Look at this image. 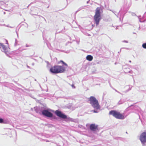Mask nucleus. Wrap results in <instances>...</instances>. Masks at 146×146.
Listing matches in <instances>:
<instances>
[{"mask_svg":"<svg viewBox=\"0 0 146 146\" xmlns=\"http://www.w3.org/2000/svg\"><path fill=\"white\" fill-rule=\"evenodd\" d=\"M43 141H46V142H49V141L48 140H44V139H43Z\"/></svg>","mask_w":146,"mask_h":146,"instance_id":"c85d7f7f","label":"nucleus"},{"mask_svg":"<svg viewBox=\"0 0 146 146\" xmlns=\"http://www.w3.org/2000/svg\"><path fill=\"white\" fill-rule=\"evenodd\" d=\"M19 86H21V84H17Z\"/></svg>","mask_w":146,"mask_h":146,"instance_id":"473e14b6","label":"nucleus"},{"mask_svg":"<svg viewBox=\"0 0 146 146\" xmlns=\"http://www.w3.org/2000/svg\"><path fill=\"white\" fill-rule=\"evenodd\" d=\"M31 110H32V111H33V108H31Z\"/></svg>","mask_w":146,"mask_h":146,"instance_id":"f704fd0d","label":"nucleus"},{"mask_svg":"<svg viewBox=\"0 0 146 146\" xmlns=\"http://www.w3.org/2000/svg\"><path fill=\"white\" fill-rule=\"evenodd\" d=\"M2 118L0 117V123L1 122L2 120Z\"/></svg>","mask_w":146,"mask_h":146,"instance_id":"7c9ffc66","label":"nucleus"},{"mask_svg":"<svg viewBox=\"0 0 146 146\" xmlns=\"http://www.w3.org/2000/svg\"><path fill=\"white\" fill-rule=\"evenodd\" d=\"M88 102L91 104L94 109H100V107L98 101L95 97L91 96L88 98Z\"/></svg>","mask_w":146,"mask_h":146,"instance_id":"7ed1b4c3","label":"nucleus"},{"mask_svg":"<svg viewBox=\"0 0 146 146\" xmlns=\"http://www.w3.org/2000/svg\"><path fill=\"white\" fill-rule=\"evenodd\" d=\"M116 64V62H115V64Z\"/></svg>","mask_w":146,"mask_h":146,"instance_id":"79ce46f5","label":"nucleus"},{"mask_svg":"<svg viewBox=\"0 0 146 146\" xmlns=\"http://www.w3.org/2000/svg\"><path fill=\"white\" fill-rule=\"evenodd\" d=\"M115 91H116V92H117V90H115Z\"/></svg>","mask_w":146,"mask_h":146,"instance_id":"de8ad7c7","label":"nucleus"},{"mask_svg":"<svg viewBox=\"0 0 146 146\" xmlns=\"http://www.w3.org/2000/svg\"><path fill=\"white\" fill-rule=\"evenodd\" d=\"M57 145L58 146H61L60 145Z\"/></svg>","mask_w":146,"mask_h":146,"instance_id":"ea45409f","label":"nucleus"},{"mask_svg":"<svg viewBox=\"0 0 146 146\" xmlns=\"http://www.w3.org/2000/svg\"><path fill=\"white\" fill-rule=\"evenodd\" d=\"M58 64H61L62 65H55L51 67L49 70L50 73L53 74L64 72L66 71L68 65L63 60H61L59 61Z\"/></svg>","mask_w":146,"mask_h":146,"instance_id":"f03ea898","label":"nucleus"},{"mask_svg":"<svg viewBox=\"0 0 146 146\" xmlns=\"http://www.w3.org/2000/svg\"><path fill=\"white\" fill-rule=\"evenodd\" d=\"M139 140L143 146H145L146 143V131L142 132L140 135Z\"/></svg>","mask_w":146,"mask_h":146,"instance_id":"423d86ee","label":"nucleus"},{"mask_svg":"<svg viewBox=\"0 0 146 146\" xmlns=\"http://www.w3.org/2000/svg\"><path fill=\"white\" fill-rule=\"evenodd\" d=\"M126 87H128L129 88V89H127V90H126V92H128L129 91V90H130L131 89V88H130L129 86H126Z\"/></svg>","mask_w":146,"mask_h":146,"instance_id":"5701e85b","label":"nucleus"},{"mask_svg":"<svg viewBox=\"0 0 146 146\" xmlns=\"http://www.w3.org/2000/svg\"><path fill=\"white\" fill-rule=\"evenodd\" d=\"M1 48L2 49L1 50V51L4 52L7 56L10 57V56L9 55V54H10V48L9 47H8V48L3 44Z\"/></svg>","mask_w":146,"mask_h":146,"instance_id":"0eeeda50","label":"nucleus"},{"mask_svg":"<svg viewBox=\"0 0 146 146\" xmlns=\"http://www.w3.org/2000/svg\"><path fill=\"white\" fill-rule=\"evenodd\" d=\"M122 42H126V43H128V41L127 40H123L122 41Z\"/></svg>","mask_w":146,"mask_h":146,"instance_id":"cd10ccee","label":"nucleus"},{"mask_svg":"<svg viewBox=\"0 0 146 146\" xmlns=\"http://www.w3.org/2000/svg\"><path fill=\"white\" fill-rule=\"evenodd\" d=\"M44 37H43V39H44Z\"/></svg>","mask_w":146,"mask_h":146,"instance_id":"a18cd8bd","label":"nucleus"},{"mask_svg":"<svg viewBox=\"0 0 146 146\" xmlns=\"http://www.w3.org/2000/svg\"><path fill=\"white\" fill-rule=\"evenodd\" d=\"M76 42H77V44H79V41H77H77H76Z\"/></svg>","mask_w":146,"mask_h":146,"instance_id":"2f4dec72","label":"nucleus"},{"mask_svg":"<svg viewBox=\"0 0 146 146\" xmlns=\"http://www.w3.org/2000/svg\"><path fill=\"white\" fill-rule=\"evenodd\" d=\"M27 67L29 68H30V67L29 66H27Z\"/></svg>","mask_w":146,"mask_h":146,"instance_id":"4c0bfd02","label":"nucleus"},{"mask_svg":"<svg viewBox=\"0 0 146 146\" xmlns=\"http://www.w3.org/2000/svg\"><path fill=\"white\" fill-rule=\"evenodd\" d=\"M125 48V49H127L128 48Z\"/></svg>","mask_w":146,"mask_h":146,"instance_id":"72a5a7b5","label":"nucleus"},{"mask_svg":"<svg viewBox=\"0 0 146 146\" xmlns=\"http://www.w3.org/2000/svg\"><path fill=\"white\" fill-rule=\"evenodd\" d=\"M46 79H47V77H46ZM47 80V79L46 80V81Z\"/></svg>","mask_w":146,"mask_h":146,"instance_id":"37998d69","label":"nucleus"},{"mask_svg":"<svg viewBox=\"0 0 146 146\" xmlns=\"http://www.w3.org/2000/svg\"><path fill=\"white\" fill-rule=\"evenodd\" d=\"M112 11L113 13H114V12H113V11Z\"/></svg>","mask_w":146,"mask_h":146,"instance_id":"a19ab883","label":"nucleus"},{"mask_svg":"<svg viewBox=\"0 0 146 146\" xmlns=\"http://www.w3.org/2000/svg\"><path fill=\"white\" fill-rule=\"evenodd\" d=\"M2 121L1 123L9 124V121L7 119L2 118Z\"/></svg>","mask_w":146,"mask_h":146,"instance_id":"9b49d317","label":"nucleus"},{"mask_svg":"<svg viewBox=\"0 0 146 146\" xmlns=\"http://www.w3.org/2000/svg\"><path fill=\"white\" fill-rule=\"evenodd\" d=\"M32 46V45H28L27 44H26L25 46L26 47H28L31 46Z\"/></svg>","mask_w":146,"mask_h":146,"instance_id":"a878e982","label":"nucleus"},{"mask_svg":"<svg viewBox=\"0 0 146 146\" xmlns=\"http://www.w3.org/2000/svg\"><path fill=\"white\" fill-rule=\"evenodd\" d=\"M109 114L112 115L116 118L120 119H123L125 117L124 115V113H121L119 112L116 110H111L109 112Z\"/></svg>","mask_w":146,"mask_h":146,"instance_id":"20e7f679","label":"nucleus"},{"mask_svg":"<svg viewBox=\"0 0 146 146\" xmlns=\"http://www.w3.org/2000/svg\"><path fill=\"white\" fill-rule=\"evenodd\" d=\"M89 128L90 130L94 133L96 132L98 130V125H96L94 123L91 124L90 125Z\"/></svg>","mask_w":146,"mask_h":146,"instance_id":"6e6552de","label":"nucleus"},{"mask_svg":"<svg viewBox=\"0 0 146 146\" xmlns=\"http://www.w3.org/2000/svg\"><path fill=\"white\" fill-rule=\"evenodd\" d=\"M142 46L144 48L146 49V43L143 44Z\"/></svg>","mask_w":146,"mask_h":146,"instance_id":"6ab92c4d","label":"nucleus"},{"mask_svg":"<svg viewBox=\"0 0 146 146\" xmlns=\"http://www.w3.org/2000/svg\"><path fill=\"white\" fill-rule=\"evenodd\" d=\"M8 75L6 72H0V77L2 79L7 78L8 77Z\"/></svg>","mask_w":146,"mask_h":146,"instance_id":"1a4fd4ad","label":"nucleus"},{"mask_svg":"<svg viewBox=\"0 0 146 146\" xmlns=\"http://www.w3.org/2000/svg\"><path fill=\"white\" fill-rule=\"evenodd\" d=\"M100 9L99 7H97L96 10L95 14L94 17V19L96 25L99 24V22L101 19Z\"/></svg>","mask_w":146,"mask_h":146,"instance_id":"39448f33","label":"nucleus"},{"mask_svg":"<svg viewBox=\"0 0 146 146\" xmlns=\"http://www.w3.org/2000/svg\"><path fill=\"white\" fill-rule=\"evenodd\" d=\"M125 65H123L122 66V69L123 70H125V69L128 70H129V68H126L125 67Z\"/></svg>","mask_w":146,"mask_h":146,"instance_id":"aec40b11","label":"nucleus"},{"mask_svg":"<svg viewBox=\"0 0 146 146\" xmlns=\"http://www.w3.org/2000/svg\"><path fill=\"white\" fill-rule=\"evenodd\" d=\"M14 82H15V83H17V82L16 81H14Z\"/></svg>","mask_w":146,"mask_h":146,"instance_id":"58836bf2","label":"nucleus"},{"mask_svg":"<svg viewBox=\"0 0 146 146\" xmlns=\"http://www.w3.org/2000/svg\"><path fill=\"white\" fill-rule=\"evenodd\" d=\"M35 111L37 113H38L43 116L47 117H52L54 119H56V117L53 116V114L51 112H54V113L58 117L64 119V121H66L75 122V119H74L67 116L65 113L59 110H57L54 111V110L49 108L46 109L44 107H35L34 108Z\"/></svg>","mask_w":146,"mask_h":146,"instance_id":"f257e3e1","label":"nucleus"},{"mask_svg":"<svg viewBox=\"0 0 146 146\" xmlns=\"http://www.w3.org/2000/svg\"><path fill=\"white\" fill-rule=\"evenodd\" d=\"M19 38V37H18L17 38Z\"/></svg>","mask_w":146,"mask_h":146,"instance_id":"49530a36","label":"nucleus"},{"mask_svg":"<svg viewBox=\"0 0 146 146\" xmlns=\"http://www.w3.org/2000/svg\"><path fill=\"white\" fill-rule=\"evenodd\" d=\"M98 109H94V110H92V111L94 113H98Z\"/></svg>","mask_w":146,"mask_h":146,"instance_id":"4be33fe9","label":"nucleus"},{"mask_svg":"<svg viewBox=\"0 0 146 146\" xmlns=\"http://www.w3.org/2000/svg\"><path fill=\"white\" fill-rule=\"evenodd\" d=\"M126 133H127V132H126Z\"/></svg>","mask_w":146,"mask_h":146,"instance_id":"c03bdc74","label":"nucleus"},{"mask_svg":"<svg viewBox=\"0 0 146 146\" xmlns=\"http://www.w3.org/2000/svg\"><path fill=\"white\" fill-rule=\"evenodd\" d=\"M6 40V43H5L7 44H8V41L7 40Z\"/></svg>","mask_w":146,"mask_h":146,"instance_id":"c756f323","label":"nucleus"},{"mask_svg":"<svg viewBox=\"0 0 146 146\" xmlns=\"http://www.w3.org/2000/svg\"><path fill=\"white\" fill-rule=\"evenodd\" d=\"M86 58L87 60L90 61L93 60V57L90 55H88L86 56Z\"/></svg>","mask_w":146,"mask_h":146,"instance_id":"f8f14e48","label":"nucleus"},{"mask_svg":"<svg viewBox=\"0 0 146 146\" xmlns=\"http://www.w3.org/2000/svg\"><path fill=\"white\" fill-rule=\"evenodd\" d=\"M131 105H133V106L131 108V110L135 111L138 110V109L139 108V107L138 106L135 105L134 104H133Z\"/></svg>","mask_w":146,"mask_h":146,"instance_id":"9d476101","label":"nucleus"},{"mask_svg":"<svg viewBox=\"0 0 146 146\" xmlns=\"http://www.w3.org/2000/svg\"><path fill=\"white\" fill-rule=\"evenodd\" d=\"M26 49H21V48H19L18 49L15 50L13 52H15V53H16V54H18L19 53L22 52L23 50H25Z\"/></svg>","mask_w":146,"mask_h":146,"instance_id":"ddd939ff","label":"nucleus"},{"mask_svg":"<svg viewBox=\"0 0 146 146\" xmlns=\"http://www.w3.org/2000/svg\"><path fill=\"white\" fill-rule=\"evenodd\" d=\"M71 86L72 88H75V87L74 86V84H72L71 85Z\"/></svg>","mask_w":146,"mask_h":146,"instance_id":"b1692460","label":"nucleus"},{"mask_svg":"<svg viewBox=\"0 0 146 146\" xmlns=\"http://www.w3.org/2000/svg\"><path fill=\"white\" fill-rule=\"evenodd\" d=\"M15 42L14 44L15 46H16L17 45H19V44L18 43L19 41L17 38H15Z\"/></svg>","mask_w":146,"mask_h":146,"instance_id":"4468645a","label":"nucleus"},{"mask_svg":"<svg viewBox=\"0 0 146 146\" xmlns=\"http://www.w3.org/2000/svg\"><path fill=\"white\" fill-rule=\"evenodd\" d=\"M46 44L48 47L50 49V44L47 41L46 42Z\"/></svg>","mask_w":146,"mask_h":146,"instance_id":"f3484780","label":"nucleus"},{"mask_svg":"<svg viewBox=\"0 0 146 146\" xmlns=\"http://www.w3.org/2000/svg\"><path fill=\"white\" fill-rule=\"evenodd\" d=\"M124 101L123 100H120L118 103V105H120L121 104L123 103L124 102Z\"/></svg>","mask_w":146,"mask_h":146,"instance_id":"a211bd4d","label":"nucleus"},{"mask_svg":"<svg viewBox=\"0 0 146 146\" xmlns=\"http://www.w3.org/2000/svg\"><path fill=\"white\" fill-rule=\"evenodd\" d=\"M121 138L119 137H115L114 139H115L118 140L119 138Z\"/></svg>","mask_w":146,"mask_h":146,"instance_id":"393cba45","label":"nucleus"},{"mask_svg":"<svg viewBox=\"0 0 146 146\" xmlns=\"http://www.w3.org/2000/svg\"><path fill=\"white\" fill-rule=\"evenodd\" d=\"M6 27H10V28H12L11 27H9V26H6Z\"/></svg>","mask_w":146,"mask_h":146,"instance_id":"e433bc0d","label":"nucleus"},{"mask_svg":"<svg viewBox=\"0 0 146 146\" xmlns=\"http://www.w3.org/2000/svg\"><path fill=\"white\" fill-rule=\"evenodd\" d=\"M129 62L130 63H131V60H130L129 61Z\"/></svg>","mask_w":146,"mask_h":146,"instance_id":"c9c22d12","label":"nucleus"},{"mask_svg":"<svg viewBox=\"0 0 146 146\" xmlns=\"http://www.w3.org/2000/svg\"><path fill=\"white\" fill-rule=\"evenodd\" d=\"M3 43H0V48H1V47L2 46V45H3Z\"/></svg>","mask_w":146,"mask_h":146,"instance_id":"bb28decb","label":"nucleus"},{"mask_svg":"<svg viewBox=\"0 0 146 146\" xmlns=\"http://www.w3.org/2000/svg\"><path fill=\"white\" fill-rule=\"evenodd\" d=\"M124 72L125 73H129L130 74H132L133 72V71L132 70H130L129 71L127 72H126L125 71H124Z\"/></svg>","mask_w":146,"mask_h":146,"instance_id":"412c9836","label":"nucleus"},{"mask_svg":"<svg viewBox=\"0 0 146 146\" xmlns=\"http://www.w3.org/2000/svg\"><path fill=\"white\" fill-rule=\"evenodd\" d=\"M5 83L6 84H5L4 86L7 87H8L9 86H10L11 85H13V84L11 83H8L7 82H6Z\"/></svg>","mask_w":146,"mask_h":146,"instance_id":"dca6fc26","label":"nucleus"},{"mask_svg":"<svg viewBox=\"0 0 146 146\" xmlns=\"http://www.w3.org/2000/svg\"><path fill=\"white\" fill-rule=\"evenodd\" d=\"M133 105H131L130 106L127 108L125 110V112H127L130 110L131 109V108Z\"/></svg>","mask_w":146,"mask_h":146,"instance_id":"2eb2a0df","label":"nucleus"}]
</instances>
